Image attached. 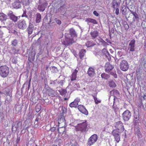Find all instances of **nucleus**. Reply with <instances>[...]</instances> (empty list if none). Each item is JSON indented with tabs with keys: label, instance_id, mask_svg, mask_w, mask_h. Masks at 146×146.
<instances>
[{
	"label": "nucleus",
	"instance_id": "f257e3e1",
	"mask_svg": "<svg viewBox=\"0 0 146 146\" xmlns=\"http://www.w3.org/2000/svg\"><path fill=\"white\" fill-rule=\"evenodd\" d=\"M9 68L6 66L0 67V76L3 78L7 77L9 73Z\"/></svg>",
	"mask_w": 146,
	"mask_h": 146
},
{
	"label": "nucleus",
	"instance_id": "f03ea898",
	"mask_svg": "<svg viewBox=\"0 0 146 146\" xmlns=\"http://www.w3.org/2000/svg\"><path fill=\"white\" fill-rule=\"evenodd\" d=\"M87 124L86 121L78 124L76 127V130L80 131L82 132H86L88 130L87 128Z\"/></svg>",
	"mask_w": 146,
	"mask_h": 146
},
{
	"label": "nucleus",
	"instance_id": "7ed1b4c3",
	"mask_svg": "<svg viewBox=\"0 0 146 146\" xmlns=\"http://www.w3.org/2000/svg\"><path fill=\"white\" fill-rule=\"evenodd\" d=\"M66 39L65 40H62V41L63 44L66 46L72 44L73 43L75 42L73 38H71L69 36V34L66 33L65 35Z\"/></svg>",
	"mask_w": 146,
	"mask_h": 146
},
{
	"label": "nucleus",
	"instance_id": "20e7f679",
	"mask_svg": "<svg viewBox=\"0 0 146 146\" xmlns=\"http://www.w3.org/2000/svg\"><path fill=\"white\" fill-rule=\"evenodd\" d=\"M122 117L124 121H127L131 118V113L128 110H126L122 114Z\"/></svg>",
	"mask_w": 146,
	"mask_h": 146
},
{
	"label": "nucleus",
	"instance_id": "39448f33",
	"mask_svg": "<svg viewBox=\"0 0 146 146\" xmlns=\"http://www.w3.org/2000/svg\"><path fill=\"white\" fill-rule=\"evenodd\" d=\"M115 127L117 129H116L119 132H122L124 130L123 124L121 121L116 122L115 123Z\"/></svg>",
	"mask_w": 146,
	"mask_h": 146
},
{
	"label": "nucleus",
	"instance_id": "423d86ee",
	"mask_svg": "<svg viewBox=\"0 0 146 146\" xmlns=\"http://www.w3.org/2000/svg\"><path fill=\"white\" fill-rule=\"evenodd\" d=\"M7 15L9 18L14 22H17L18 19L20 17V16L17 17L14 14L13 12L11 11H8L7 13Z\"/></svg>",
	"mask_w": 146,
	"mask_h": 146
},
{
	"label": "nucleus",
	"instance_id": "0eeeda50",
	"mask_svg": "<svg viewBox=\"0 0 146 146\" xmlns=\"http://www.w3.org/2000/svg\"><path fill=\"white\" fill-rule=\"evenodd\" d=\"M120 67L123 71H125L129 69V65L127 62L125 60H122L120 62Z\"/></svg>",
	"mask_w": 146,
	"mask_h": 146
},
{
	"label": "nucleus",
	"instance_id": "6e6552de",
	"mask_svg": "<svg viewBox=\"0 0 146 146\" xmlns=\"http://www.w3.org/2000/svg\"><path fill=\"white\" fill-rule=\"evenodd\" d=\"M98 139V136L96 134H94L89 139L87 143L88 145L90 146L94 143Z\"/></svg>",
	"mask_w": 146,
	"mask_h": 146
},
{
	"label": "nucleus",
	"instance_id": "1a4fd4ad",
	"mask_svg": "<svg viewBox=\"0 0 146 146\" xmlns=\"http://www.w3.org/2000/svg\"><path fill=\"white\" fill-rule=\"evenodd\" d=\"M17 26L19 28L22 30H24L27 27L26 22L24 20H19L17 23Z\"/></svg>",
	"mask_w": 146,
	"mask_h": 146
},
{
	"label": "nucleus",
	"instance_id": "9d476101",
	"mask_svg": "<svg viewBox=\"0 0 146 146\" xmlns=\"http://www.w3.org/2000/svg\"><path fill=\"white\" fill-rule=\"evenodd\" d=\"M121 132H118L116 129L114 130L112 132V134L114 137L115 140L117 143H119L120 140V136L119 133Z\"/></svg>",
	"mask_w": 146,
	"mask_h": 146
},
{
	"label": "nucleus",
	"instance_id": "9b49d317",
	"mask_svg": "<svg viewBox=\"0 0 146 146\" xmlns=\"http://www.w3.org/2000/svg\"><path fill=\"white\" fill-rule=\"evenodd\" d=\"M135 40L134 39L131 40L129 42L128 47V50L130 52L135 51Z\"/></svg>",
	"mask_w": 146,
	"mask_h": 146
},
{
	"label": "nucleus",
	"instance_id": "f8f14e48",
	"mask_svg": "<svg viewBox=\"0 0 146 146\" xmlns=\"http://www.w3.org/2000/svg\"><path fill=\"white\" fill-rule=\"evenodd\" d=\"M34 29V25L30 22H29V26L27 29V32L29 35L32 34Z\"/></svg>",
	"mask_w": 146,
	"mask_h": 146
},
{
	"label": "nucleus",
	"instance_id": "ddd939ff",
	"mask_svg": "<svg viewBox=\"0 0 146 146\" xmlns=\"http://www.w3.org/2000/svg\"><path fill=\"white\" fill-rule=\"evenodd\" d=\"M78 109L82 113L87 115L88 114V112L87 110L84 106L80 105L78 106Z\"/></svg>",
	"mask_w": 146,
	"mask_h": 146
},
{
	"label": "nucleus",
	"instance_id": "4468645a",
	"mask_svg": "<svg viewBox=\"0 0 146 146\" xmlns=\"http://www.w3.org/2000/svg\"><path fill=\"white\" fill-rule=\"evenodd\" d=\"M35 50L33 49L30 51L29 54L28 60L30 61H33L35 59Z\"/></svg>",
	"mask_w": 146,
	"mask_h": 146
},
{
	"label": "nucleus",
	"instance_id": "2eb2a0df",
	"mask_svg": "<svg viewBox=\"0 0 146 146\" xmlns=\"http://www.w3.org/2000/svg\"><path fill=\"white\" fill-rule=\"evenodd\" d=\"M80 99L78 98H76L74 100V101L71 103L69 105V106L71 108H76L77 107L79 102H80Z\"/></svg>",
	"mask_w": 146,
	"mask_h": 146
},
{
	"label": "nucleus",
	"instance_id": "dca6fc26",
	"mask_svg": "<svg viewBox=\"0 0 146 146\" xmlns=\"http://www.w3.org/2000/svg\"><path fill=\"white\" fill-rule=\"evenodd\" d=\"M12 5L14 8L18 9L21 7V3L19 0H16L12 4Z\"/></svg>",
	"mask_w": 146,
	"mask_h": 146
},
{
	"label": "nucleus",
	"instance_id": "f3484780",
	"mask_svg": "<svg viewBox=\"0 0 146 146\" xmlns=\"http://www.w3.org/2000/svg\"><path fill=\"white\" fill-rule=\"evenodd\" d=\"M66 33L69 34L70 37V36L72 37L77 36V35L75 30L72 28L70 29Z\"/></svg>",
	"mask_w": 146,
	"mask_h": 146
},
{
	"label": "nucleus",
	"instance_id": "a211bd4d",
	"mask_svg": "<svg viewBox=\"0 0 146 146\" xmlns=\"http://www.w3.org/2000/svg\"><path fill=\"white\" fill-rule=\"evenodd\" d=\"M102 52L109 61L111 60V55L109 54L106 48H104L102 49Z\"/></svg>",
	"mask_w": 146,
	"mask_h": 146
},
{
	"label": "nucleus",
	"instance_id": "6ab92c4d",
	"mask_svg": "<svg viewBox=\"0 0 146 146\" xmlns=\"http://www.w3.org/2000/svg\"><path fill=\"white\" fill-rule=\"evenodd\" d=\"M105 71L106 72H108L111 70L113 68V67L109 62L106 63L105 65Z\"/></svg>",
	"mask_w": 146,
	"mask_h": 146
},
{
	"label": "nucleus",
	"instance_id": "aec40b11",
	"mask_svg": "<svg viewBox=\"0 0 146 146\" xmlns=\"http://www.w3.org/2000/svg\"><path fill=\"white\" fill-rule=\"evenodd\" d=\"M95 71L94 69L92 67L89 68L87 71V73L90 77H93L95 74Z\"/></svg>",
	"mask_w": 146,
	"mask_h": 146
},
{
	"label": "nucleus",
	"instance_id": "412c9836",
	"mask_svg": "<svg viewBox=\"0 0 146 146\" xmlns=\"http://www.w3.org/2000/svg\"><path fill=\"white\" fill-rule=\"evenodd\" d=\"M47 3H44L43 4L39 5L38 6V9L40 11H43L45 9V7L47 6Z\"/></svg>",
	"mask_w": 146,
	"mask_h": 146
},
{
	"label": "nucleus",
	"instance_id": "4be33fe9",
	"mask_svg": "<svg viewBox=\"0 0 146 146\" xmlns=\"http://www.w3.org/2000/svg\"><path fill=\"white\" fill-rule=\"evenodd\" d=\"M58 132L60 134H62L61 135L62 137L65 135L66 132L65 128L64 127H61L60 128L58 129Z\"/></svg>",
	"mask_w": 146,
	"mask_h": 146
},
{
	"label": "nucleus",
	"instance_id": "5701e85b",
	"mask_svg": "<svg viewBox=\"0 0 146 146\" xmlns=\"http://www.w3.org/2000/svg\"><path fill=\"white\" fill-rule=\"evenodd\" d=\"M8 19L7 15L3 13H0V21L1 22L6 21Z\"/></svg>",
	"mask_w": 146,
	"mask_h": 146
},
{
	"label": "nucleus",
	"instance_id": "b1692460",
	"mask_svg": "<svg viewBox=\"0 0 146 146\" xmlns=\"http://www.w3.org/2000/svg\"><path fill=\"white\" fill-rule=\"evenodd\" d=\"M129 10L131 14H132L134 16L133 18V21H135L136 20H138L139 18L138 15L136 13V12H133V11L130 10Z\"/></svg>",
	"mask_w": 146,
	"mask_h": 146
},
{
	"label": "nucleus",
	"instance_id": "393cba45",
	"mask_svg": "<svg viewBox=\"0 0 146 146\" xmlns=\"http://www.w3.org/2000/svg\"><path fill=\"white\" fill-rule=\"evenodd\" d=\"M78 72V71L76 69H75L74 72H73L71 75V81H73L76 80V74Z\"/></svg>",
	"mask_w": 146,
	"mask_h": 146
},
{
	"label": "nucleus",
	"instance_id": "a878e982",
	"mask_svg": "<svg viewBox=\"0 0 146 146\" xmlns=\"http://www.w3.org/2000/svg\"><path fill=\"white\" fill-rule=\"evenodd\" d=\"M90 34L93 38H96L99 35L98 32L97 31H92L91 32Z\"/></svg>",
	"mask_w": 146,
	"mask_h": 146
},
{
	"label": "nucleus",
	"instance_id": "bb28decb",
	"mask_svg": "<svg viewBox=\"0 0 146 146\" xmlns=\"http://www.w3.org/2000/svg\"><path fill=\"white\" fill-rule=\"evenodd\" d=\"M121 10L123 15L125 16L127 14V9L125 5H123L121 6Z\"/></svg>",
	"mask_w": 146,
	"mask_h": 146
},
{
	"label": "nucleus",
	"instance_id": "cd10ccee",
	"mask_svg": "<svg viewBox=\"0 0 146 146\" xmlns=\"http://www.w3.org/2000/svg\"><path fill=\"white\" fill-rule=\"evenodd\" d=\"M36 23H40L41 20V15L40 13H37L36 15Z\"/></svg>",
	"mask_w": 146,
	"mask_h": 146
},
{
	"label": "nucleus",
	"instance_id": "c85d7f7f",
	"mask_svg": "<svg viewBox=\"0 0 146 146\" xmlns=\"http://www.w3.org/2000/svg\"><path fill=\"white\" fill-rule=\"evenodd\" d=\"M110 93L111 94H113L114 97H116V96H118L119 95V92L116 90H114L113 91H110Z\"/></svg>",
	"mask_w": 146,
	"mask_h": 146
},
{
	"label": "nucleus",
	"instance_id": "c756f323",
	"mask_svg": "<svg viewBox=\"0 0 146 146\" xmlns=\"http://www.w3.org/2000/svg\"><path fill=\"white\" fill-rule=\"evenodd\" d=\"M108 85L110 87L112 88H115L116 86L115 83L112 80L109 81Z\"/></svg>",
	"mask_w": 146,
	"mask_h": 146
},
{
	"label": "nucleus",
	"instance_id": "7c9ffc66",
	"mask_svg": "<svg viewBox=\"0 0 146 146\" xmlns=\"http://www.w3.org/2000/svg\"><path fill=\"white\" fill-rule=\"evenodd\" d=\"M112 4V7L114 9H115L116 8L119 7V4L117 2L116 0H113Z\"/></svg>",
	"mask_w": 146,
	"mask_h": 146
},
{
	"label": "nucleus",
	"instance_id": "2f4dec72",
	"mask_svg": "<svg viewBox=\"0 0 146 146\" xmlns=\"http://www.w3.org/2000/svg\"><path fill=\"white\" fill-rule=\"evenodd\" d=\"M86 52V50L84 49H82L80 51L79 53V56L81 59H82L84 57Z\"/></svg>",
	"mask_w": 146,
	"mask_h": 146
},
{
	"label": "nucleus",
	"instance_id": "473e14b6",
	"mask_svg": "<svg viewBox=\"0 0 146 146\" xmlns=\"http://www.w3.org/2000/svg\"><path fill=\"white\" fill-rule=\"evenodd\" d=\"M101 76L102 79L105 80H107L110 77V75L105 73H102L101 75Z\"/></svg>",
	"mask_w": 146,
	"mask_h": 146
},
{
	"label": "nucleus",
	"instance_id": "72a5a7b5",
	"mask_svg": "<svg viewBox=\"0 0 146 146\" xmlns=\"http://www.w3.org/2000/svg\"><path fill=\"white\" fill-rule=\"evenodd\" d=\"M50 69L52 72L53 73H56L58 71L57 68L54 66H51L50 67Z\"/></svg>",
	"mask_w": 146,
	"mask_h": 146
},
{
	"label": "nucleus",
	"instance_id": "f704fd0d",
	"mask_svg": "<svg viewBox=\"0 0 146 146\" xmlns=\"http://www.w3.org/2000/svg\"><path fill=\"white\" fill-rule=\"evenodd\" d=\"M86 44L87 47H90L93 46L95 45V44H94L93 42L88 41L86 43Z\"/></svg>",
	"mask_w": 146,
	"mask_h": 146
},
{
	"label": "nucleus",
	"instance_id": "c9c22d12",
	"mask_svg": "<svg viewBox=\"0 0 146 146\" xmlns=\"http://www.w3.org/2000/svg\"><path fill=\"white\" fill-rule=\"evenodd\" d=\"M58 123L59 124L61 123H65L64 121V117L62 116L61 118H58Z\"/></svg>",
	"mask_w": 146,
	"mask_h": 146
},
{
	"label": "nucleus",
	"instance_id": "e433bc0d",
	"mask_svg": "<svg viewBox=\"0 0 146 146\" xmlns=\"http://www.w3.org/2000/svg\"><path fill=\"white\" fill-rule=\"evenodd\" d=\"M65 82V78H64L63 80H60V81H58L57 82V83L59 84L60 86H62L63 85Z\"/></svg>",
	"mask_w": 146,
	"mask_h": 146
},
{
	"label": "nucleus",
	"instance_id": "4c0bfd02",
	"mask_svg": "<svg viewBox=\"0 0 146 146\" xmlns=\"http://www.w3.org/2000/svg\"><path fill=\"white\" fill-rule=\"evenodd\" d=\"M22 124V123L21 121H19L17 122V124L16 125V126H15V130H17L18 128L21 127Z\"/></svg>",
	"mask_w": 146,
	"mask_h": 146
},
{
	"label": "nucleus",
	"instance_id": "58836bf2",
	"mask_svg": "<svg viewBox=\"0 0 146 146\" xmlns=\"http://www.w3.org/2000/svg\"><path fill=\"white\" fill-rule=\"evenodd\" d=\"M21 1L25 5H28L29 4V0H21Z\"/></svg>",
	"mask_w": 146,
	"mask_h": 146
},
{
	"label": "nucleus",
	"instance_id": "ea45409f",
	"mask_svg": "<svg viewBox=\"0 0 146 146\" xmlns=\"http://www.w3.org/2000/svg\"><path fill=\"white\" fill-rule=\"evenodd\" d=\"M59 91L60 94L62 96L64 95L67 93L66 90L64 89H62L61 90Z\"/></svg>",
	"mask_w": 146,
	"mask_h": 146
},
{
	"label": "nucleus",
	"instance_id": "a19ab883",
	"mask_svg": "<svg viewBox=\"0 0 146 146\" xmlns=\"http://www.w3.org/2000/svg\"><path fill=\"white\" fill-rule=\"evenodd\" d=\"M12 50L13 54H18L19 53V50L18 49L15 48H12Z\"/></svg>",
	"mask_w": 146,
	"mask_h": 146
},
{
	"label": "nucleus",
	"instance_id": "79ce46f5",
	"mask_svg": "<svg viewBox=\"0 0 146 146\" xmlns=\"http://www.w3.org/2000/svg\"><path fill=\"white\" fill-rule=\"evenodd\" d=\"M113 104L118 105L119 104V101L117 97H114L113 99Z\"/></svg>",
	"mask_w": 146,
	"mask_h": 146
},
{
	"label": "nucleus",
	"instance_id": "37998d69",
	"mask_svg": "<svg viewBox=\"0 0 146 146\" xmlns=\"http://www.w3.org/2000/svg\"><path fill=\"white\" fill-rule=\"evenodd\" d=\"M87 20L89 22L92 23L94 24H96L97 23L96 21L94 19L88 18L87 19Z\"/></svg>",
	"mask_w": 146,
	"mask_h": 146
},
{
	"label": "nucleus",
	"instance_id": "c03bdc74",
	"mask_svg": "<svg viewBox=\"0 0 146 146\" xmlns=\"http://www.w3.org/2000/svg\"><path fill=\"white\" fill-rule=\"evenodd\" d=\"M57 80H54V81H51L50 82V84L52 85V86H56V82H57Z\"/></svg>",
	"mask_w": 146,
	"mask_h": 146
},
{
	"label": "nucleus",
	"instance_id": "a18cd8bd",
	"mask_svg": "<svg viewBox=\"0 0 146 146\" xmlns=\"http://www.w3.org/2000/svg\"><path fill=\"white\" fill-rule=\"evenodd\" d=\"M18 43L17 40L16 39H14L11 42V44L13 46H16Z\"/></svg>",
	"mask_w": 146,
	"mask_h": 146
},
{
	"label": "nucleus",
	"instance_id": "49530a36",
	"mask_svg": "<svg viewBox=\"0 0 146 146\" xmlns=\"http://www.w3.org/2000/svg\"><path fill=\"white\" fill-rule=\"evenodd\" d=\"M136 134L139 138H140L141 137V133L139 129H137L136 131Z\"/></svg>",
	"mask_w": 146,
	"mask_h": 146
},
{
	"label": "nucleus",
	"instance_id": "de8ad7c7",
	"mask_svg": "<svg viewBox=\"0 0 146 146\" xmlns=\"http://www.w3.org/2000/svg\"><path fill=\"white\" fill-rule=\"evenodd\" d=\"M117 105L113 104L112 108L114 109L115 112H116L119 110V108L117 106Z\"/></svg>",
	"mask_w": 146,
	"mask_h": 146
},
{
	"label": "nucleus",
	"instance_id": "09e8293b",
	"mask_svg": "<svg viewBox=\"0 0 146 146\" xmlns=\"http://www.w3.org/2000/svg\"><path fill=\"white\" fill-rule=\"evenodd\" d=\"M100 42L101 43V44L103 46H105L108 45V43L102 39L100 40Z\"/></svg>",
	"mask_w": 146,
	"mask_h": 146
},
{
	"label": "nucleus",
	"instance_id": "8fccbe9b",
	"mask_svg": "<svg viewBox=\"0 0 146 146\" xmlns=\"http://www.w3.org/2000/svg\"><path fill=\"white\" fill-rule=\"evenodd\" d=\"M21 107L19 105H17L15 107L16 110L18 112L21 111Z\"/></svg>",
	"mask_w": 146,
	"mask_h": 146
},
{
	"label": "nucleus",
	"instance_id": "3c124183",
	"mask_svg": "<svg viewBox=\"0 0 146 146\" xmlns=\"http://www.w3.org/2000/svg\"><path fill=\"white\" fill-rule=\"evenodd\" d=\"M12 96V94H9V95L7 96L6 100L8 102H10L11 101V98Z\"/></svg>",
	"mask_w": 146,
	"mask_h": 146
},
{
	"label": "nucleus",
	"instance_id": "603ef678",
	"mask_svg": "<svg viewBox=\"0 0 146 146\" xmlns=\"http://www.w3.org/2000/svg\"><path fill=\"white\" fill-rule=\"evenodd\" d=\"M94 99L96 104H98L101 102V101L100 100H98L97 98L94 96Z\"/></svg>",
	"mask_w": 146,
	"mask_h": 146
},
{
	"label": "nucleus",
	"instance_id": "864d4df0",
	"mask_svg": "<svg viewBox=\"0 0 146 146\" xmlns=\"http://www.w3.org/2000/svg\"><path fill=\"white\" fill-rule=\"evenodd\" d=\"M134 117L135 118H139V113L138 112H135Z\"/></svg>",
	"mask_w": 146,
	"mask_h": 146
},
{
	"label": "nucleus",
	"instance_id": "5fc2aeb1",
	"mask_svg": "<svg viewBox=\"0 0 146 146\" xmlns=\"http://www.w3.org/2000/svg\"><path fill=\"white\" fill-rule=\"evenodd\" d=\"M139 118H135L134 123L135 125H137L139 123Z\"/></svg>",
	"mask_w": 146,
	"mask_h": 146
},
{
	"label": "nucleus",
	"instance_id": "6e6d98bb",
	"mask_svg": "<svg viewBox=\"0 0 146 146\" xmlns=\"http://www.w3.org/2000/svg\"><path fill=\"white\" fill-rule=\"evenodd\" d=\"M54 20L56 21V23L58 24V25L61 24V21L60 20L56 18H55L54 19Z\"/></svg>",
	"mask_w": 146,
	"mask_h": 146
},
{
	"label": "nucleus",
	"instance_id": "4d7b16f0",
	"mask_svg": "<svg viewBox=\"0 0 146 146\" xmlns=\"http://www.w3.org/2000/svg\"><path fill=\"white\" fill-rule=\"evenodd\" d=\"M123 52L121 51H118L117 52V54L119 57H121L123 55Z\"/></svg>",
	"mask_w": 146,
	"mask_h": 146
},
{
	"label": "nucleus",
	"instance_id": "13d9d810",
	"mask_svg": "<svg viewBox=\"0 0 146 146\" xmlns=\"http://www.w3.org/2000/svg\"><path fill=\"white\" fill-rule=\"evenodd\" d=\"M12 62L13 64H16L17 63V60L15 58H13L12 60Z\"/></svg>",
	"mask_w": 146,
	"mask_h": 146
},
{
	"label": "nucleus",
	"instance_id": "bf43d9fd",
	"mask_svg": "<svg viewBox=\"0 0 146 146\" xmlns=\"http://www.w3.org/2000/svg\"><path fill=\"white\" fill-rule=\"evenodd\" d=\"M110 74L112 75L115 78H117V76L115 72H111Z\"/></svg>",
	"mask_w": 146,
	"mask_h": 146
},
{
	"label": "nucleus",
	"instance_id": "052dcab7",
	"mask_svg": "<svg viewBox=\"0 0 146 146\" xmlns=\"http://www.w3.org/2000/svg\"><path fill=\"white\" fill-rule=\"evenodd\" d=\"M119 7H116V10H115V14L117 15L119 14Z\"/></svg>",
	"mask_w": 146,
	"mask_h": 146
},
{
	"label": "nucleus",
	"instance_id": "680f3d73",
	"mask_svg": "<svg viewBox=\"0 0 146 146\" xmlns=\"http://www.w3.org/2000/svg\"><path fill=\"white\" fill-rule=\"evenodd\" d=\"M26 11H25L23 12V14L22 15V17H28V16L26 15Z\"/></svg>",
	"mask_w": 146,
	"mask_h": 146
},
{
	"label": "nucleus",
	"instance_id": "e2e57ef3",
	"mask_svg": "<svg viewBox=\"0 0 146 146\" xmlns=\"http://www.w3.org/2000/svg\"><path fill=\"white\" fill-rule=\"evenodd\" d=\"M93 14L96 16H98L99 15V14L96 11H94L93 12Z\"/></svg>",
	"mask_w": 146,
	"mask_h": 146
},
{
	"label": "nucleus",
	"instance_id": "0e129e2a",
	"mask_svg": "<svg viewBox=\"0 0 146 146\" xmlns=\"http://www.w3.org/2000/svg\"><path fill=\"white\" fill-rule=\"evenodd\" d=\"M15 126H16L15 125V124H13V125H12V131H16V130H15Z\"/></svg>",
	"mask_w": 146,
	"mask_h": 146
},
{
	"label": "nucleus",
	"instance_id": "69168bd1",
	"mask_svg": "<svg viewBox=\"0 0 146 146\" xmlns=\"http://www.w3.org/2000/svg\"><path fill=\"white\" fill-rule=\"evenodd\" d=\"M3 32L0 30V38H1L3 37Z\"/></svg>",
	"mask_w": 146,
	"mask_h": 146
},
{
	"label": "nucleus",
	"instance_id": "338daca9",
	"mask_svg": "<svg viewBox=\"0 0 146 146\" xmlns=\"http://www.w3.org/2000/svg\"><path fill=\"white\" fill-rule=\"evenodd\" d=\"M20 140V137H19L18 136L17 137V138L16 140L17 144L16 145H17V143L19 142Z\"/></svg>",
	"mask_w": 146,
	"mask_h": 146
},
{
	"label": "nucleus",
	"instance_id": "774afa93",
	"mask_svg": "<svg viewBox=\"0 0 146 146\" xmlns=\"http://www.w3.org/2000/svg\"><path fill=\"white\" fill-rule=\"evenodd\" d=\"M55 129H56L54 127H52L50 129L51 131L52 132H53L55 130Z\"/></svg>",
	"mask_w": 146,
	"mask_h": 146
}]
</instances>
